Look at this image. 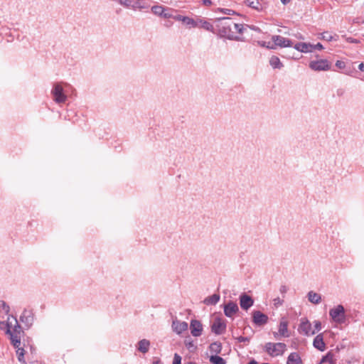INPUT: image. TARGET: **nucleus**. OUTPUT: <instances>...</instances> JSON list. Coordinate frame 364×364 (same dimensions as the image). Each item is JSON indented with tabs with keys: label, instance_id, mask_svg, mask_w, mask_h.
Listing matches in <instances>:
<instances>
[{
	"label": "nucleus",
	"instance_id": "20e7f679",
	"mask_svg": "<svg viewBox=\"0 0 364 364\" xmlns=\"http://www.w3.org/2000/svg\"><path fill=\"white\" fill-rule=\"evenodd\" d=\"M329 316L334 322L340 324L344 323L346 316L343 306L339 304L336 307L330 309Z\"/></svg>",
	"mask_w": 364,
	"mask_h": 364
},
{
	"label": "nucleus",
	"instance_id": "c03bdc74",
	"mask_svg": "<svg viewBox=\"0 0 364 364\" xmlns=\"http://www.w3.org/2000/svg\"><path fill=\"white\" fill-rule=\"evenodd\" d=\"M183 18H186V16L178 15L175 17V19L183 21Z\"/></svg>",
	"mask_w": 364,
	"mask_h": 364
},
{
	"label": "nucleus",
	"instance_id": "603ef678",
	"mask_svg": "<svg viewBox=\"0 0 364 364\" xmlns=\"http://www.w3.org/2000/svg\"><path fill=\"white\" fill-rule=\"evenodd\" d=\"M153 364H161V362L159 360H156L153 362Z\"/></svg>",
	"mask_w": 364,
	"mask_h": 364
},
{
	"label": "nucleus",
	"instance_id": "bb28decb",
	"mask_svg": "<svg viewBox=\"0 0 364 364\" xmlns=\"http://www.w3.org/2000/svg\"><path fill=\"white\" fill-rule=\"evenodd\" d=\"M269 64L273 68L281 69L283 67V64L281 63L279 58L275 55L271 57Z\"/></svg>",
	"mask_w": 364,
	"mask_h": 364
},
{
	"label": "nucleus",
	"instance_id": "aec40b11",
	"mask_svg": "<svg viewBox=\"0 0 364 364\" xmlns=\"http://www.w3.org/2000/svg\"><path fill=\"white\" fill-rule=\"evenodd\" d=\"M149 341L146 339H142L138 342L137 350L142 353H146L149 351Z\"/></svg>",
	"mask_w": 364,
	"mask_h": 364
},
{
	"label": "nucleus",
	"instance_id": "72a5a7b5",
	"mask_svg": "<svg viewBox=\"0 0 364 364\" xmlns=\"http://www.w3.org/2000/svg\"><path fill=\"white\" fill-rule=\"evenodd\" d=\"M181 357L177 354L175 353L173 360V364H181Z\"/></svg>",
	"mask_w": 364,
	"mask_h": 364
},
{
	"label": "nucleus",
	"instance_id": "412c9836",
	"mask_svg": "<svg viewBox=\"0 0 364 364\" xmlns=\"http://www.w3.org/2000/svg\"><path fill=\"white\" fill-rule=\"evenodd\" d=\"M279 333L283 337L289 336L288 333V322L284 319H282L279 323Z\"/></svg>",
	"mask_w": 364,
	"mask_h": 364
},
{
	"label": "nucleus",
	"instance_id": "864d4df0",
	"mask_svg": "<svg viewBox=\"0 0 364 364\" xmlns=\"http://www.w3.org/2000/svg\"><path fill=\"white\" fill-rule=\"evenodd\" d=\"M279 334V332H278V333H277V332H274V338H277V336H278Z\"/></svg>",
	"mask_w": 364,
	"mask_h": 364
},
{
	"label": "nucleus",
	"instance_id": "09e8293b",
	"mask_svg": "<svg viewBox=\"0 0 364 364\" xmlns=\"http://www.w3.org/2000/svg\"><path fill=\"white\" fill-rule=\"evenodd\" d=\"M291 0H281L284 4H287L290 2Z\"/></svg>",
	"mask_w": 364,
	"mask_h": 364
},
{
	"label": "nucleus",
	"instance_id": "393cba45",
	"mask_svg": "<svg viewBox=\"0 0 364 364\" xmlns=\"http://www.w3.org/2000/svg\"><path fill=\"white\" fill-rule=\"evenodd\" d=\"M220 295L214 294L212 296H208L203 301L206 305H215L220 300Z\"/></svg>",
	"mask_w": 364,
	"mask_h": 364
},
{
	"label": "nucleus",
	"instance_id": "8fccbe9b",
	"mask_svg": "<svg viewBox=\"0 0 364 364\" xmlns=\"http://www.w3.org/2000/svg\"><path fill=\"white\" fill-rule=\"evenodd\" d=\"M343 91L342 90H338L337 91V94H338V95H343Z\"/></svg>",
	"mask_w": 364,
	"mask_h": 364
},
{
	"label": "nucleus",
	"instance_id": "a878e982",
	"mask_svg": "<svg viewBox=\"0 0 364 364\" xmlns=\"http://www.w3.org/2000/svg\"><path fill=\"white\" fill-rule=\"evenodd\" d=\"M196 22L199 24L197 27L203 28L208 31H212L213 29V25L203 19L198 18Z\"/></svg>",
	"mask_w": 364,
	"mask_h": 364
},
{
	"label": "nucleus",
	"instance_id": "473e14b6",
	"mask_svg": "<svg viewBox=\"0 0 364 364\" xmlns=\"http://www.w3.org/2000/svg\"><path fill=\"white\" fill-rule=\"evenodd\" d=\"M321 38L323 40H325V41H331L333 40H336L334 38V36H333L331 33H329L328 32H324L322 33V37Z\"/></svg>",
	"mask_w": 364,
	"mask_h": 364
},
{
	"label": "nucleus",
	"instance_id": "9d476101",
	"mask_svg": "<svg viewBox=\"0 0 364 364\" xmlns=\"http://www.w3.org/2000/svg\"><path fill=\"white\" fill-rule=\"evenodd\" d=\"M252 321L257 326H263L268 321V316L260 311L252 312Z\"/></svg>",
	"mask_w": 364,
	"mask_h": 364
},
{
	"label": "nucleus",
	"instance_id": "a19ab883",
	"mask_svg": "<svg viewBox=\"0 0 364 364\" xmlns=\"http://www.w3.org/2000/svg\"><path fill=\"white\" fill-rule=\"evenodd\" d=\"M323 48V47L322 44L320 43H318L316 45H313V50L315 49L322 50Z\"/></svg>",
	"mask_w": 364,
	"mask_h": 364
},
{
	"label": "nucleus",
	"instance_id": "f3484780",
	"mask_svg": "<svg viewBox=\"0 0 364 364\" xmlns=\"http://www.w3.org/2000/svg\"><path fill=\"white\" fill-rule=\"evenodd\" d=\"M313 346L316 349L323 351L326 349V344L323 341V337L322 333L317 335L313 342Z\"/></svg>",
	"mask_w": 364,
	"mask_h": 364
},
{
	"label": "nucleus",
	"instance_id": "f03ea898",
	"mask_svg": "<svg viewBox=\"0 0 364 364\" xmlns=\"http://www.w3.org/2000/svg\"><path fill=\"white\" fill-rule=\"evenodd\" d=\"M234 21L229 17L218 18L215 21V28L222 36L230 40L241 41V38L235 36L233 31Z\"/></svg>",
	"mask_w": 364,
	"mask_h": 364
},
{
	"label": "nucleus",
	"instance_id": "6e6552de",
	"mask_svg": "<svg viewBox=\"0 0 364 364\" xmlns=\"http://www.w3.org/2000/svg\"><path fill=\"white\" fill-rule=\"evenodd\" d=\"M272 41L274 43V45L275 46V48H277V46L281 48H287L291 47L293 46V43L290 39L286 38L282 36H272Z\"/></svg>",
	"mask_w": 364,
	"mask_h": 364
},
{
	"label": "nucleus",
	"instance_id": "a211bd4d",
	"mask_svg": "<svg viewBox=\"0 0 364 364\" xmlns=\"http://www.w3.org/2000/svg\"><path fill=\"white\" fill-rule=\"evenodd\" d=\"M336 364V359L335 355L329 351L326 355L323 356L318 364Z\"/></svg>",
	"mask_w": 364,
	"mask_h": 364
},
{
	"label": "nucleus",
	"instance_id": "5fc2aeb1",
	"mask_svg": "<svg viewBox=\"0 0 364 364\" xmlns=\"http://www.w3.org/2000/svg\"><path fill=\"white\" fill-rule=\"evenodd\" d=\"M247 328H249L250 330H251V331H252V328H251V327H250V326L245 327V328H244V330L245 331V330H246V329H247Z\"/></svg>",
	"mask_w": 364,
	"mask_h": 364
},
{
	"label": "nucleus",
	"instance_id": "7c9ffc66",
	"mask_svg": "<svg viewBox=\"0 0 364 364\" xmlns=\"http://www.w3.org/2000/svg\"><path fill=\"white\" fill-rule=\"evenodd\" d=\"M183 22L184 23H186V25H188V26H191L192 27H196L198 26V25H199L197 22H196V20H194L191 18H189L188 16H186V18H183Z\"/></svg>",
	"mask_w": 364,
	"mask_h": 364
},
{
	"label": "nucleus",
	"instance_id": "2eb2a0df",
	"mask_svg": "<svg viewBox=\"0 0 364 364\" xmlns=\"http://www.w3.org/2000/svg\"><path fill=\"white\" fill-rule=\"evenodd\" d=\"M188 323L186 321H180L175 319L172 322V328L177 334H181L182 332L188 330Z\"/></svg>",
	"mask_w": 364,
	"mask_h": 364
},
{
	"label": "nucleus",
	"instance_id": "a18cd8bd",
	"mask_svg": "<svg viewBox=\"0 0 364 364\" xmlns=\"http://www.w3.org/2000/svg\"><path fill=\"white\" fill-rule=\"evenodd\" d=\"M358 69L361 71H364V63H361L359 64Z\"/></svg>",
	"mask_w": 364,
	"mask_h": 364
},
{
	"label": "nucleus",
	"instance_id": "f257e3e1",
	"mask_svg": "<svg viewBox=\"0 0 364 364\" xmlns=\"http://www.w3.org/2000/svg\"><path fill=\"white\" fill-rule=\"evenodd\" d=\"M0 328L5 330L6 333L9 336L11 343L16 348L18 360L21 363L26 364L24 360L25 350L21 347V341L24 337L25 333L16 318L9 316L6 322L0 321Z\"/></svg>",
	"mask_w": 364,
	"mask_h": 364
},
{
	"label": "nucleus",
	"instance_id": "2f4dec72",
	"mask_svg": "<svg viewBox=\"0 0 364 364\" xmlns=\"http://www.w3.org/2000/svg\"><path fill=\"white\" fill-rule=\"evenodd\" d=\"M245 29V27L242 24L236 23L234 22L233 25V31H237L239 33H242L244 30Z\"/></svg>",
	"mask_w": 364,
	"mask_h": 364
},
{
	"label": "nucleus",
	"instance_id": "6ab92c4d",
	"mask_svg": "<svg viewBox=\"0 0 364 364\" xmlns=\"http://www.w3.org/2000/svg\"><path fill=\"white\" fill-rule=\"evenodd\" d=\"M287 364H303V363L299 355L294 352L290 353L288 356Z\"/></svg>",
	"mask_w": 364,
	"mask_h": 364
},
{
	"label": "nucleus",
	"instance_id": "423d86ee",
	"mask_svg": "<svg viewBox=\"0 0 364 364\" xmlns=\"http://www.w3.org/2000/svg\"><path fill=\"white\" fill-rule=\"evenodd\" d=\"M309 68L315 71H326L331 68L330 63L326 59L313 60L309 63Z\"/></svg>",
	"mask_w": 364,
	"mask_h": 364
},
{
	"label": "nucleus",
	"instance_id": "4c0bfd02",
	"mask_svg": "<svg viewBox=\"0 0 364 364\" xmlns=\"http://www.w3.org/2000/svg\"><path fill=\"white\" fill-rule=\"evenodd\" d=\"M237 340L240 343H242V342H247L248 343V342H250V337L239 336V337L237 338Z\"/></svg>",
	"mask_w": 364,
	"mask_h": 364
},
{
	"label": "nucleus",
	"instance_id": "39448f33",
	"mask_svg": "<svg viewBox=\"0 0 364 364\" xmlns=\"http://www.w3.org/2000/svg\"><path fill=\"white\" fill-rule=\"evenodd\" d=\"M54 100L57 103H63L66 101L68 97L63 92V88L59 83H55L51 90Z\"/></svg>",
	"mask_w": 364,
	"mask_h": 364
},
{
	"label": "nucleus",
	"instance_id": "5701e85b",
	"mask_svg": "<svg viewBox=\"0 0 364 364\" xmlns=\"http://www.w3.org/2000/svg\"><path fill=\"white\" fill-rule=\"evenodd\" d=\"M246 4L248 6L258 11L263 10V6L261 0H246Z\"/></svg>",
	"mask_w": 364,
	"mask_h": 364
},
{
	"label": "nucleus",
	"instance_id": "e433bc0d",
	"mask_svg": "<svg viewBox=\"0 0 364 364\" xmlns=\"http://www.w3.org/2000/svg\"><path fill=\"white\" fill-rule=\"evenodd\" d=\"M314 328L315 329L314 331H316V332L319 331L321 329V323L319 321H315Z\"/></svg>",
	"mask_w": 364,
	"mask_h": 364
},
{
	"label": "nucleus",
	"instance_id": "49530a36",
	"mask_svg": "<svg viewBox=\"0 0 364 364\" xmlns=\"http://www.w3.org/2000/svg\"><path fill=\"white\" fill-rule=\"evenodd\" d=\"M224 10H225V11H223V12H224V14H228V15H230V14L231 10H230V9H224Z\"/></svg>",
	"mask_w": 364,
	"mask_h": 364
},
{
	"label": "nucleus",
	"instance_id": "cd10ccee",
	"mask_svg": "<svg viewBox=\"0 0 364 364\" xmlns=\"http://www.w3.org/2000/svg\"><path fill=\"white\" fill-rule=\"evenodd\" d=\"M210 350L215 354L220 353L222 350V345L220 342H214L210 344Z\"/></svg>",
	"mask_w": 364,
	"mask_h": 364
},
{
	"label": "nucleus",
	"instance_id": "4468645a",
	"mask_svg": "<svg viewBox=\"0 0 364 364\" xmlns=\"http://www.w3.org/2000/svg\"><path fill=\"white\" fill-rule=\"evenodd\" d=\"M239 311L237 304L232 301L224 306V314L227 317H232Z\"/></svg>",
	"mask_w": 364,
	"mask_h": 364
},
{
	"label": "nucleus",
	"instance_id": "79ce46f5",
	"mask_svg": "<svg viewBox=\"0 0 364 364\" xmlns=\"http://www.w3.org/2000/svg\"><path fill=\"white\" fill-rule=\"evenodd\" d=\"M2 303L3 309L6 311V313L9 311V306L3 301H1Z\"/></svg>",
	"mask_w": 364,
	"mask_h": 364
},
{
	"label": "nucleus",
	"instance_id": "dca6fc26",
	"mask_svg": "<svg viewBox=\"0 0 364 364\" xmlns=\"http://www.w3.org/2000/svg\"><path fill=\"white\" fill-rule=\"evenodd\" d=\"M294 48L301 53H310L313 51V44L309 43H297Z\"/></svg>",
	"mask_w": 364,
	"mask_h": 364
},
{
	"label": "nucleus",
	"instance_id": "13d9d810",
	"mask_svg": "<svg viewBox=\"0 0 364 364\" xmlns=\"http://www.w3.org/2000/svg\"><path fill=\"white\" fill-rule=\"evenodd\" d=\"M262 364H269V363H262Z\"/></svg>",
	"mask_w": 364,
	"mask_h": 364
},
{
	"label": "nucleus",
	"instance_id": "4d7b16f0",
	"mask_svg": "<svg viewBox=\"0 0 364 364\" xmlns=\"http://www.w3.org/2000/svg\"><path fill=\"white\" fill-rule=\"evenodd\" d=\"M188 364H196V363L194 362H188Z\"/></svg>",
	"mask_w": 364,
	"mask_h": 364
},
{
	"label": "nucleus",
	"instance_id": "1a4fd4ad",
	"mask_svg": "<svg viewBox=\"0 0 364 364\" xmlns=\"http://www.w3.org/2000/svg\"><path fill=\"white\" fill-rule=\"evenodd\" d=\"M299 331L306 336H313L316 333V331L311 329V324L307 318H302L299 326Z\"/></svg>",
	"mask_w": 364,
	"mask_h": 364
},
{
	"label": "nucleus",
	"instance_id": "37998d69",
	"mask_svg": "<svg viewBox=\"0 0 364 364\" xmlns=\"http://www.w3.org/2000/svg\"><path fill=\"white\" fill-rule=\"evenodd\" d=\"M203 3L205 6H210L212 4V1L210 0H203Z\"/></svg>",
	"mask_w": 364,
	"mask_h": 364
},
{
	"label": "nucleus",
	"instance_id": "4be33fe9",
	"mask_svg": "<svg viewBox=\"0 0 364 364\" xmlns=\"http://www.w3.org/2000/svg\"><path fill=\"white\" fill-rule=\"evenodd\" d=\"M307 297H308L309 301L314 304H318L321 301V295L318 293L313 291H310L308 293Z\"/></svg>",
	"mask_w": 364,
	"mask_h": 364
},
{
	"label": "nucleus",
	"instance_id": "c756f323",
	"mask_svg": "<svg viewBox=\"0 0 364 364\" xmlns=\"http://www.w3.org/2000/svg\"><path fill=\"white\" fill-rule=\"evenodd\" d=\"M185 346L186 347V348L191 353L194 352L197 347L194 344L193 341L191 339H186L185 341Z\"/></svg>",
	"mask_w": 364,
	"mask_h": 364
},
{
	"label": "nucleus",
	"instance_id": "de8ad7c7",
	"mask_svg": "<svg viewBox=\"0 0 364 364\" xmlns=\"http://www.w3.org/2000/svg\"><path fill=\"white\" fill-rule=\"evenodd\" d=\"M349 41H350V43H358V40H356V39H353V38H350Z\"/></svg>",
	"mask_w": 364,
	"mask_h": 364
},
{
	"label": "nucleus",
	"instance_id": "c85d7f7f",
	"mask_svg": "<svg viewBox=\"0 0 364 364\" xmlns=\"http://www.w3.org/2000/svg\"><path fill=\"white\" fill-rule=\"evenodd\" d=\"M210 362L212 364H225L226 363L225 360L223 358H221L217 355H211L210 357Z\"/></svg>",
	"mask_w": 364,
	"mask_h": 364
},
{
	"label": "nucleus",
	"instance_id": "3c124183",
	"mask_svg": "<svg viewBox=\"0 0 364 364\" xmlns=\"http://www.w3.org/2000/svg\"><path fill=\"white\" fill-rule=\"evenodd\" d=\"M248 364H258V363L256 360H252L251 361L249 362Z\"/></svg>",
	"mask_w": 364,
	"mask_h": 364
},
{
	"label": "nucleus",
	"instance_id": "ddd939ff",
	"mask_svg": "<svg viewBox=\"0 0 364 364\" xmlns=\"http://www.w3.org/2000/svg\"><path fill=\"white\" fill-rule=\"evenodd\" d=\"M253 304L254 300L249 295L244 293L240 296V305L242 309L247 311L253 305Z\"/></svg>",
	"mask_w": 364,
	"mask_h": 364
},
{
	"label": "nucleus",
	"instance_id": "c9c22d12",
	"mask_svg": "<svg viewBox=\"0 0 364 364\" xmlns=\"http://www.w3.org/2000/svg\"><path fill=\"white\" fill-rule=\"evenodd\" d=\"M336 66L338 69H344L346 68V63L343 61L337 60L336 63Z\"/></svg>",
	"mask_w": 364,
	"mask_h": 364
},
{
	"label": "nucleus",
	"instance_id": "b1692460",
	"mask_svg": "<svg viewBox=\"0 0 364 364\" xmlns=\"http://www.w3.org/2000/svg\"><path fill=\"white\" fill-rule=\"evenodd\" d=\"M152 12L158 16H164V18H169L171 15L164 12V8L162 6H154L151 8Z\"/></svg>",
	"mask_w": 364,
	"mask_h": 364
},
{
	"label": "nucleus",
	"instance_id": "7ed1b4c3",
	"mask_svg": "<svg viewBox=\"0 0 364 364\" xmlns=\"http://www.w3.org/2000/svg\"><path fill=\"white\" fill-rule=\"evenodd\" d=\"M287 346L284 343H267L264 350L272 357L282 355L286 350Z\"/></svg>",
	"mask_w": 364,
	"mask_h": 364
},
{
	"label": "nucleus",
	"instance_id": "0eeeda50",
	"mask_svg": "<svg viewBox=\"0 0 364 364\" xmlns=\"http://www.w3.org/2000/svg\"><path fill=\"white\" fill-rule=\"evenodd\" d=\"M211 330L216 335L223 334L226 330V323L221 318L217 317L211 326Z\"/></svg>",
	"mask_w": 364,
	"mask_h": 364
},
{
	"label": "nucleus",
	"instance_id": "f8f14e48",
	"mask_svg": "<svg viewBox=\"0 0 364 364\" xmlns=\"http://www.w3.org/2000/svg\"><path fill=\"white\" fill-rule=\"evenodd\" d=\"M190 329L193 336L198 337L202 334L203 325L200 321L193 319L191 321Z\"/></svg>",
	"mask_w": 364,
	"mask_h": 364
},
{
	"label": "nucleus",
	"instance_id": "58836bf2",
	"mask_svg": "<svg viewBox=\"0 0 364 364\" xmlns=\"http://www.w3.org/2000/svg\"><path fill=\"white\" fill-rule=\"evenodd\" d=\"M288 291V287L286 285H282L279 289L280 293L284 296Z\"/></svg>",
	"mask_w": 364,
	"mask_h": 364
},
{
	"label": "nucleus",
	"instance_id": "f704fd0d",
	"mask_svg": "<svg viewBox=\"0 0 364 364\" xmlns=\"http://www.w3.org/2000/svg\"><path fill=\"white\" fill-rule=\"evenodd\" d=\"M273 301H274V305L275 306H278L282 305L284 300L280 299L279 297H277V298L274 299Z\"/></svg>",
	"mask_w": 364,
	"mask_h": 364
},
{
	"label": "nucleus",
	"instance_id": "ea45409f",
	"mask_svg": "<svg viewBox=\"0 0 364 364\" xmlns=\"http://www.w3.org/2000/svg\"><path fill=\"white\" fill-rule=\"evenodd\" d=\"M262 46H264V47H267L269 49H275V46L274 45V43L273 44H270V43H268L267 44L266 42H263L262 43Z\"/></svg>",
	"mask_w": 364,
	"mask_h": 364
},
{
	"label": "nucleus",
	"instance_id": "6e6d98bb",
	"mask_svg": "<svg viewBox=\"0 0 364 364\" xmlns=\"http://www.w3.org/2000/svg\"><path fill=\"white\" fill-rule=\"evenodd\" d=\"M252 29L255 30V31H259V28H255V26L252 27Z\"/></svg>",
	"mask_w": 364,
	"mask_h": 364
},
{
	"label": "nucleus",
	"instance_id": "9b49d317",
	"mask_svg": "<svg viewBox=\"0 0 364 364\" xmlns=\"http://www.w3.org/2000/svg\"><path fill=\"white\" fill-rule=\"evenodd\" d=\"M33 320V313L32 311L24 309L21 316H20V321L28 328H29L32 326Z\"/></svg>",
	"mask_w": 364,
	"mask_h": 364
}]
</instances>
